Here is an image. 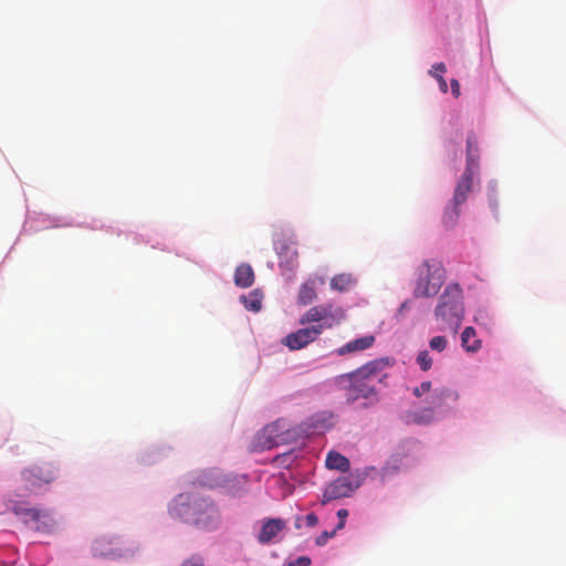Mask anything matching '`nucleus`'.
Wrapping results in <instances>:
<instances>
[{
    "mask_svg": "<svg viewBox=\"0 0 566 566\" xmlns=\"http://www.w3.org/2000/svg\"><path fill=\"white\" fill-rule=\"evenodd\" d=\"M388 365L389 361L386 358L375 359L354 371L335 377L334 382L344 391L348 403L364 399L367 401L366 406L373 405L378 401V392L374 382L381 379L382 371Z\"/></svg>",
    "mask_w": 566,
    "mask_h": 566,
    "instance_id": "f257e3e1",
    "label": "nucleus"
},
{
    "mask_svg": "<svg viewBox=\"0 0 566 566\" xmlns=\"http://www.w3.org/2000/svg\"><path fill=\"white\" fill-rule=\"evenodd\" d=\"M170 514L202 528L214 527L219 518L213 503L197 493L179 494L170 506Z\"/></svg>",
    "mask_w": 566,
    "mask_h": 566,
    "instance_id": "f03ea898",
    "label": "nucleus"
},
{
    "mask_svg": "<svg viewBox=\"0 0 566 566\" xmlns=\"http://www.w3.org/2000/svg\"><path fill=\"white\" fill-rule=\"evenodd\" d=\"M434 316L442 323L440 329L458 332L464 318L463 291L458 283L449 284L439 297Z\"/></svg>",
    "mask_w": 566,
    "mask_h": 566,
    "instance_id": "7ed1b4c3",
    "label": "nucleus"
},
{
    "mask_svg": "<svg viewBox=\"0 0 566 566\" xmlns=\"http://www.w3.org/2000/svg\"><path fill=\"white\" fill-rule=\"evenodd\" d=\"M416 297H432L444 282V271L438 261H423L417 270Z\"/></svg>",
    "mask_w": 566,
    "mask_h": 566,
    "instance_id": "20e7f679",
    "label": "nucleus"
},
{
    "mask_svg": "<svg viewBox=\"0 0 566 566\" xmlns=\"http://www.w3.org/2000/svg\"><path fill=\"white\" fill-rule=\"evenodd\" d=\"M295 438V431L286 427L284 421H275L265 426L253 440L252 451L270 450L290 443Z\"/></svg>",
    "mask_w": 566,
    "mask_h": 566,
    "instance_id": "39448f33",
    "label": "nucleus"
},
{
    "mask_svg": "<svg viewBox=\"0 0 566 566\" xmlns=\"http://www.w3.org/2000/svg\"><path fill=\"white\" fill-rule=\"evenodd\" d=\"M345 311L340 306H335L331 303L321 304L307 310L300 318V324L305 325L310 323H317L312 327H319L321 333L324 329L333 328L345 319Z\"/></svg>",
    "mask_w": 566,
    "mask_h": 566,
    "instance_id": "423d86ee",
    "label": "nucleus"
},
{
    "mask_svg": "<svg viewBox=\"0 0 566 566\" xmlns=\"http://www.w3.org/2000/svg\"><path fill=\"white\" fill-rule=\"evenodd\" d=\"M369 470L371 468H366L364 471H355L347 476H340L331 482L324 490L322 504L350 496L363 484Z\"/></svg>",
    "mask_w": 566,
    "mask_h": 566,
    "instance_id": "0eeeda50",
    "label": "nucleus"
},
{
    "mask_svg": "<svg viewBox=\"0 0 566 566\" xmlns=\"http://www.w3.org/2000/svg\"><path fill=\"white\" fill-rule=\"evenodd\" d=\"M59 468L53 462L33 465L21 472V480L28 489L50 484L57 478Z\"/></svg>",
    "mask_w": 566,
    "mask_h": 566,
    "instance_id": "6e6552de",
    "label": "nucleus"
},
{
    "mask_svg": "<svg viewBox=\"0 0 566 566\" xmlns=\"http://www.w3.org/2000/svg\"><path fill=\"white\" fill-rule=\"evenodd\" d=\"M93 554L99 557L120 558L133 555V549L120 538L111 536H101L96 538L92 546Z\"/></svg>",
    "mask_w": 566,
    "mask_h": 566,
    "instance_id": "1a4fd4ad",
    "label": "nucleus"
},
{
    "mask_svg": "<svg viewBox=\"0 0 566 566\" xmlns=\"http://www.w3.org/2000/svg\"><path fill=\"white\" fill-rule=\"evenodd\" d=\"M15 514L21 515L25 523H34L39 532L51 533L56 528V520L52 512L38 509H14Z\"/></svg>",
    "mask_w": 566,
    "mask_h": 566,
    "instance_id": "9d476101",
    "label": "nucleus"
},
{
    "mask_svg": "<svg viewBox=\"0 0 566 566\" xmlns=\"http://www.w3.org/2000/svg\"><path fill=\"white\" fill-rule=\"evenodd\" d=\"M319 335V327H304L286 335L283 344L291 350H298L315 342Z\"/></svg>",
    "mask_w": 566,
    "mask_h": 566,
    "instance_id": "9b49d317",
    "label": "nucleus"
},
{
    "mask_svg": "<svg viewBox=\"0 0 566 566\" xmlns=\"http://www.w3.org/2000/svg\"><path fill=\"white\" fill-rule=\"evenodd\" d=\"M286 527V522L282 518H265L262 522L258 534V541L261 544H269L279 533Z\"/></svg>",
    "mask_w": 566,
    "mask_h": 566,
    "instance_id": "f8f14e48",
    "label": "nucleus"
},
{
    "mask_svg": "<svg viewBox=\"0 0 566 566\" xmlns=\"http://www.w3.org/2000/svg\"><path fill=\"white\" fill-rule=\"evenodd\" d=\"M375 343V336L373 335H366L359 338H356L354 340H350L339 347L337 349V354L339 356H345L347 354L356 353V352H363L369 347H371Z\"/></svg>",
    "mask_w": 566,
    "mask_h": 566,
    "instance_id": "ddd939ff",
    "label": "nucleus"
},
{
    "mask_svg": "<svg viewBox=\"0 0 566 566\" xmlns=\"http://www.w3.org/2000/svg\"><path fill=\"white\" fill-rule=\"evenodd\" d=\"M473 172L464 171L457 184L453 198L454 202L463 203L467 201L469 193L472 190Z\"/></svg>",
    "mask_w": 566,
    "mask_h": 566,
    "instance_id": "4468645a",
    "label": "nucleus"
},
{
    "mask_svg": "<svg viewBox=\"0 0 566 566\" xmlns=\"http://www.w3.org/2000/svg\"><path fill=\"white\" fill-rule=\"evenodd\" d=\"M234 283L241 289H248L254 283V271L250 264L242 263L235 269Z\"/></svg>",
    "mask_w": 566,
    "mask_h": 566,
    "instance_id": "2eb2a0df",
    "label": "nucleus"
},
{
    "mask_svg": "<svg viewBox=\"0 0 566 566\" xmlns=\"http://www.w3.org/2000/svg\"><path fill=\"white\" fill-rule=\"evenodd\" d=\"M461 346L468 353H476L482 346V342L478 338L476 332L472 326H468L461 334Z\"/></svg>",
    "mask_w": 566,
    "mask_h": 566,
    "instance_id": "dca6fc26",
    "label": "nucleus"
},
{
    "mask_svg": "<svg viewBox=\"0 0 566 566\" xmlns=\"http://www.w3.org/2000/svg\"><path fill=\"white\" fill-rule=\"evenodd\" d=\"M357 283L352 273H340L332 277L331 289L337 292H347Z\"/></svg>",
    "mask_w": 566,
    "mask_h": 566,
    "instance_id": "f3484780",
    "label": "nucleus"
},
{
    "mask_svg": "<svg viewBox=\"0 0 566 566\" xmlns=\"http://www.w3.org/2000/svg\"><path fill=\"white\" fill-rule=\"evenodd\" d=\"M479 166V149L476 139L473 136H469L467 139V167L464 171H471L474 174V170Z\"/></svg>",
    "mask_w": 566,
    "mask_h": 566,
    "instance_id": "a211bd4d",
    "label": "nucleus"
},
{
    "mask_svg": "<svg viewBox=\"0 0 566 566\" xmlns=\"http://www.w3.org/2000/svg\"><path fill=\"white\" fill-rule=\"evenodd\" d=\"M325 463L328 469L337 470L340 472H347L350 468L349 460L336 451H329L327 453Z\"/></svg>",
    "mask_w": 566,
    "mask_h": 566,
    "instance_id": "6ab92c4d",
    "label": "nucleus"
},
{
    "mask_svg": "<svg viewBox=\"0 0 566 566\" xmlns=\"http://www.w3.org/2000/svg\"><path fill=\"white\" fill-rule=\"evenodd\" d=\"M316 297V284L314 280H308L301 285L297 297L300 304L308 305L314 302Z\"/></svg>",
    "mask_w": 566,
    "mask_h": 566,
    "instance_id": "aec40b11",
    "label": "nucleus"
},
{
    "mask_svg": "<svg viewBox=\"0 0 566 566\" xmlns=\"http://www.w3.org/2000/svg\"><path fill=\"white\" fill-rule=\"evenodd\" d=\"M263 295L259 290H254L248 295H241L240 301L248 311L259 312L262 307Z\"/></svg>",
    "mask_w": 566,
    "mask_h": 566,
    "instance_id": "412c9836",
    "label": "nucleus"
},
{
    "mask_svg": "<svg viewBox=\"0 0 566 566\" xmlns=\"http://www.w3.org/2000/svg\"><path fill=\"white\" fill-rule=\"evenodd\" d=\"M461 205L462 203L454 202V199H452L450 205L446 208L443 213V223L447 228H453L455 226L461 213Z\"/></svg>",
    "mask_w": 566,
    "mask_h": 566,
    "instance_id": "4be33fe9",
    "label": "nucleus"
},
{
    "mask_svg": "<svg viewBox=\"0 0 566 566\" xmlns=\"http://www.w3.org/2000/svg\"><path fill=\"white\" fill-rule=\"evenodd\" d=\"M446 71H447V66L444 63L441 62V63H436L429 72L430 75L437 80V82L439 84V88L442 93L448 92V84L443 77V73H446Z\"/></svg>",
    "mask_w": 566,
    "mask_h": 566,
    "instance_id": "5701e85b",
    "label": "nucleus"
},
{
    "mask_svg": "<svg viewBox=\"0 0 566 566\" xmlns=\"http://www.w3.org/2000/svg\"><path fill=\"white\" fill-rule=\"evenodd\" d=\"M417 363L422 370H429L432 366V358L429 355L428 350H422L419 353L417 357Z\"/></svg>",
    "mask_w": 566,
    "mask_h": 566,
    "instance_id": "b1692460",
    "label": "nucleus"
},
{
    "mask_svg": "<svg viewBox=\"0 0 566 566\" xmlns=\"http://www.w3.org/2000/svg\"><path fill=\"white\" fill-rule=\"evenodd\" d=\"M448 340L444 336H434L430 339L429 346L432 350L443 352L447 348Z\"/></svg>",
    "mask_w": 566,
    "mask_h": 566,
    "instance_id": "393cba45",
    "label": "nucleus"
},
{
    "mask_svg": "<svg viewBox=\"0 0 566 566\" xmlns=\"http://www.w3.org/2000/svg\"><path fill=\"white\" fill-rule=\"evenodd\" d=\"M273 462L280 467L289 468L291 465V463L293 462V455L291 452H285V453L276 455L273 459Z\"/></svg>",
    "mask_w": 566,
    "mask_h": 566,
    "instance_id": "a878e982",
    "label": "nucleus"
},
{
    "mask_svg": "<svg viewBox=\"0 0 566 566\" xmlns=\"http://www.w3.org/2000/svg\"><path fill=\"white\" fill-rule=\"evenodd\" d=\"M180 566H205V563L201 556L193 555L187 558Z\"/></svg>",
    "mask_w": 566,
    "mask_h": 566,
    "instance_id": "bb28decb",
    "label": "nucleus"
},
{
    "mask_svg": "<svg viewBox=\"0 0 566 566\" xmlns=\"http://www.w3.org/2000/svg\"><path fill=\"white\" fill-rule=\"evenodd\" d=\"M336 531L337 530L335 528L333 532H327V531L323 532L319 536L316 537V541H315L316 544L318 546L325 545L327 543V541L335 535Z\"/></svg>",
    "mask_w": 566,
    "mask_h": 566,
    "instance_id": "cd10ccee",
    "label": "nucleus"
},
{
    "mask_svg": "<svg viewBox=\"0 0 566 566\" xmlns=\"http://www.w3.org/2000/svg\"><path fill=\"white\" fill-rule=\"evenodd\" d=\"M489 313L484 310H479L478 313L474 316V321L478 324H484L486 325L490 322Z\"/></svg>",
    "mask_w": 566,
    "mask_h": 566,
    "instance_id": "c85d7f7f",
    "label": "nucleus"
},
{
    "mask_svg": "<svg viewBox=\"0 0 566 566\" xmlns=\"http://www.w3.org/2000/svg\"><path fill=\"white\" fill-rule=\"evenodd\" d=\"M430 388H431V382L423 381V382H421V385L419 387H416L413 389V394H415V396L420 397L422 394L428 392L430 390Z\"/></svg>",
    "mask_w": 566,
    "mask_h": 566,
    "instance_id": "c756f323",
    "label": "nucleus"
},
{
    "mask_svg": "<svg viewBox=\"0 0 566 566\" xmlns=\"http://www.w3.org/2000/svg\"><path fill=\"white\" fill-rule=\"evenodd\" d=\"M337 516L339 517L340 521H339L338 525L336 526V530H342L345 525V520L348 516V511L345 509H340L337 512Z\"/></svg>",
    "mask_w": 566,
    "mask_h": 566,
    "instance_id": "7c9ffc66",
    "label": "nucleus"
},
{
    "mask_svg": "<svg viewBox=\"0 0 566 566\" xmlns=\"http://www.w3.org/2000/svg\"><path fill=\"white\" fill-rule=\"evenodd\" d=\"M311 559L306 556H301L290 564V566H310Z\"/></svg>",
    "mask_w": 566,
    "mask_h": 566,
    "instance_id": "2f4dec72",
    "label": "nucleus"
},
{
    "mask_svg": "<svg viewBox=\"0 0 566 566\" xmlns=\"http://www.w3.org/2000/svg\"><path fill=\"white\" fill-rule=\"evenodd\" d=\"M450 86H451V92H452L453 96L455 98H458L460 96V94H461L460 93V83H459V81L455 80V78H452L450 81Z\"/></svg>",
    "mask_w": 566,
    "mask_h": 566,
    "instance_id": "473e14b6",
    "label": "nucleus"
},
{
    "mask_svg": "<svg viewBox=\"0 0 566 566\" xmlns=\"http://www.w3.org/2000/svg\"><path fill=\"white\" fill-rule=\"evenodd\" d=\"M318 523V517L314 513H310L305 517V524L308 527H313Z\"/></svg>",
    "mask_w": 566,
    "mask_h": 566,
    "instance_id": "72a5a7b5",
    "label": "nucleus"
},
{
    "mask_svg": "<svg viewBox=\"0 0 566 566\" xmlns=\"http://www.w3.org/2000/svg\"><path fill=\"white\" fill-rule=\"evenodd\" d=\"M279 249V254L282 255L283 254V249L286 250V254L290 253V248L289 247H281V248H277ZM296 256H297V253L295 250L291 251V255L290 258L287 259V261H290L291 263H293L295 260H296Z\"/></svg>",
    "mask_w": 566,
    "mask_h": 566,
    "instance_id": "f704fd0d",
    "label": "nucleus"
},
{
    "mask_svg": "<svg viewBox=\"0 0 566 566\" xmlns=\"http://www.w3.org/2000/svg\"><path fill=\"white\" fill-rule=\"evenodd\" d=\"M300 521H301V518H300V517H297L296 523H295V527H296V528H301V526H302V525H301V523H300Z\"/></svg>",
    "mask_w": 566,
    "mask_h": 566,
    "instance_id": "c9c22d12",
    "label": "nucleus"
},
{
    "mask_svg": "<svg viewBox=\"0 0 566 566\" xmlns=\"http://www.w3.org/2000/svg\"><path fill=\"white\" fill-rule=\"evenodd\" d=\"M406 307H407V303H403V304L401 305V307H400V311L406 310Z\"/></svg>",
    "mask_w": 566,
    "mask_h": 566,
    "instance_id": "e433bc0d",
    "label": "nucleus"
}]
</instances>
